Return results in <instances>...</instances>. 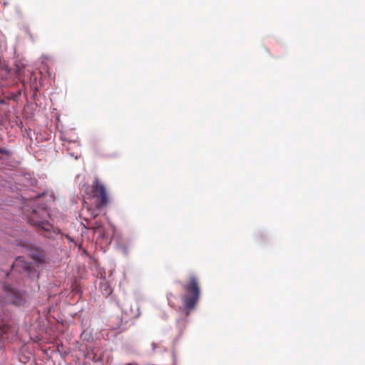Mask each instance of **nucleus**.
<instances>
[{
    "label": "nucleus",
    "instance_id": "nucleus-1",
    "mask_svg": "<svg viewBox=\"0 0 365 365\" xmlns=\"http://www.w3.org/2000/svg\"><path fill=\"white\" fill-rule=\"evenodd\" d=\"M185 292L183 303L186 309H192L195 307L200 297V288L198 279L195 275H190L186 282L182 284Z\"/></svg>",
    "mask_w": 365,
    "mask_h": 365
},
{
    "label": "nucleus",
    "instance_id": "nucleus-2",
    "mask_svg": "<svg viewBox=\"0 0 365 365\" xmlns=\"http://www.w3.org/2000/svg\"><path fill=\"white\" fill-rule=\"evenodd\" d=\"M91 196L95 199V207L101 209L109 202V195L104 184L98 177H95L91 185Z\"/></svg>",
    "mask_w": 365,
    "mask_h": 365
},
{
    "label": "nucleus",
    "instance_id": "nucleus-3",
    "mask_svg": "<svg viewBox=\"0 0 365 365\" xmlns=\"http://www.w3.org/2000/svg\"><path fill=\"white\" fill-rule=\"evenodd\" d=\"M46 214L45 210H37L33 209L31 216L28 217L29 222L34 226L41 228L43 230L48 231L51 228V225L44 220V215Z\"/></svg>",
    "mask_w": 365,
    "mask_h": 365
},
{
    "label": "nucleus",
    "instance_id": "nucleus-4",
    "mask_svg": "<svg viewBox=\"0 0 365 365\" xmlns=\"http://www.w3.org/2000/svg\"><path fill=\"white\" fill-rule=\"evenodd\" d=\"M100 289L102 294L105 296H108L112 293V289L105 279L100 282Z\"/></svg>",
    "mask_w": 365,
    "mask_h": 365
},
{
    "label": "nucleus",
    "instance_id": "nucleus-5",
    "mask_svg": "<svg viewBox=\"0 0 365 365\" xmlns=\"http://www.w3.org/2000/svg\"><path fill=\"white\" fill-rule=\"evenodd\" d=\"M103 223L101 221L96 220L90 224V228L92 229L95 232H99L101 235L103 233L102 230Z\"/></svg>",
    "mask_w": 365,
    "mask_h": 365
},
{
    "label": "nucleus",
    "instance_id": "nucleus-6",
    "mask_svg": "<svg viewBox=\"0 0 365 365\" xmlns=\"http://www.w3.org/2000/svg\"><path fill=\"white\" fill-rule=\"evenodd\" d=\"M0 154H4V155H10V152L6 149H0ZM1 158V157L0 156V159Z\"/></svg>",
    "mask_w": 365,
    "mask_h": 365
},
{
    "label": "nucleus",
    "instance_id": "nucleus-7",
    "mask_svg": "<svg viewBox=\"0 0 365 365\" xmlns=\"http://www.w3.org/2000/svg\"><path fill=\"white\" fill-rule=\"evenodd\" d=\"M172 296H173V294H169L168 295V301H169V302H170V297H171Z\"/></svg>",
    "mask_w": 365,
    "mask_h": 365
},
{
    "label": "nucleus",
    "instance_id": "nucleus-8",
    "mask_svg": "<svg viewBox=\"0 0 365 365\" xmlns=\"http://www.w3.org/2000/svg\"><path fill=\"white\" fill-rule=\"evenodd\" d=\"M96 216H97V214H96H96H92V217H93V218H95Z\"/></svg>",
    "mask_w": 365,
    "mask_h": 365
},
{
    "label": "nucleus",
    "instance_id": "nucleus-9",
    "mask_svg": "<svg viewBox=\"0 0 365 365\" xmlns=\"http://www.w3.org/2000/svg\"><path fill=\"white\" fill-rule=\"evenodd\" d=\"M67 238L69 240H72L71 238H70L69 237L67 236Z\"/></svg>",
    "mask_w": 365,
    "mask_h": 365
}]
</instances>
